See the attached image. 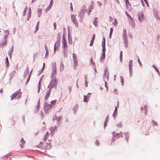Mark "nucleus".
<instances>
[{
	"label": "nucleus",
	"instance_id": "nucleus-1",
	"mask_svg": "<svg viewBox=\"0 0 160 160\" xmlns=\"http://www.w3.org/2000/svg\"><path fill=\"white\" fill-rule=\"evenodd\" d=\"M58 81V79H56L55 77L53 78L51 81L48 88L52 89V87H55L57 84Z\"/></svg>",
	"mask_w": 160,
	"mask_h": 160
},
{
	"label": "nucleus",
	"instance_id": "nucleus-2",
	"mask_svg": "<svg viewBox=\"0 0 160 160\" xmlns=\"http://www.w3.org/2000/svg\"><path fill=\"white\" fill-rule=\"evenodd\" d=\"M21 94L20 90H18L11 96V100H12L15 98L17 99L19 98L21 96Z\"/></svg>",
	"mask_w": 160,
	"mask_h": 160
},
{
	"label": "nucleus",
	"instance_id": "nucleus-3",
	"mask_svg": "<svg viewBox=\"0 0 160 160\" xmlns=\"http://www.w3.org/2000/svg\"><path fill=\"white\" fill-rule=\"evenodd\" d=\"M52 75H55L57 73V69L56 67V63L55 62L52 63Z\"/></svg>",
	"mask_w": 160,
	"mask_h": 160
},
{
	"label": "nucleus",
	"instance_id": "nucleus-4",
	"mask_svg": "<svg viewBox=\"0 0 160 160\" xmlns=\"http://www.w3.org/2000/svg\"><path fill=\"white\" fill-rule=\"evenodd\" d=\"M71 19L75 24V26L78 27V24L76 17V15L72 14L71 15Z\"/></svg>",
	"mask_w": 160,
	"mask_h": 160
},
{
	"label": "nucleus",
	"instance_id": "nucleus-5",
	"mask_svg": "<svg viewBox=\"0 0 160 160\" xmlns=\"http://www.w3.org/2000/svg\"><path fill=\"white\" fill-rule=\"evenodd\" d=\"M62 39H63V42H62V45L63 47L64 48V50L67 49V42L65 39V37L64 36H63L62 37Z\"/></svg>",
	"mask_w": 160,
	"mask_h": 160
},
{
	"label": "nucleus",
	"instance_id": "nucleus-6",
	"mask_svg": "<svg viewBox=\"0 0 160 160\" xmlns=\"http://www.w3.org/2000/svg\"><path fill=\"white\" fill-rule=\"evenodd\" d=\"M7 36H5L0 42V47H2L3 45H5L7 43Z\"/></svg>",
	"mask_w": 160,
	"mask_h": 160
},
{
	"label": "nucleus",
	"instance_id": "nucleus-7",
	"mask_svg": "<svg viewBox=\"0 0 160 160\" xmlns=\"http://www.w3.org/2000/svg\"><path fill=\"white\" fill-rule=\"evenodd\" d=\"M138 19L140 22L142 21L144 19V15L142 12H140L138 14Z\"/></svg>",
	"mask_w": 160,
	"mask_h": 160
},
{
	"label": "nucleus",
	"instance_id": "nucleus-8",
	"mask_svg": "<svg viewBox=\"0 0 160 160\" xmlns=\"http://www.w3.org/2000/svg\"><path fill=\"white\" fill-rule=\"evenodd\" d=\"M128 22L129 24L132 27L134 26L135 25V22L133 19L131 17L129 18L128 19Z\"/></svg>",
	"mask_w": 160,
	"mask_h": 160
},
{
	"label": "nucleus",
	"instance_id": "nucleus-9",
	"mask_svg": "<svg viewBox=\"0 0 160 160\" xmlns=\"http://www.w3.org/2000/svg\"><path fill=\"white\" fill-rule=\"evenodd\" d=\"M86 11V7L85 6H83L81 10L80 11L79 14L80 16H82L83 14L85 13Z\"/></svg>",
	"mask_w": 160,
	"mask_h": 160
},
{
	"label": "nucleus",
	"instance_id": "nucleus-10",
	"mask_svg": "<svg viewBox=\"0 0 160 160\" xmlns=\"http://www.w3.org/2000/svg\"><path fill=\"white\" fill-rule=\"evenodd\" d=\"M104 76L108 79L109 78V73L108 71V69L106 68L104 70Z\"/></svg>",
	"mask_w": 160,
	"mask_h": 160
},
{
	"label": "nucleus",
	"instance_id": "nucleus-11",
	"mask_svg": "<svg viewBox=\"0 0 160 160\" xmlns=\"http://www.w3.org/2000/svg\"><path fill=\"white\" fill-rule=\"evenodd\" d=\"M50 135V133L47 132L44 134L43 137V141L45 142L48 138Z\"/></svg>",
	"mask_w": 160,
	"mask_h": 160
},
{
	"label": "nucleus",
	"instance_id": "nucleus-12",
	"mask_svg": "<svg viewBox=\"0 0 160 160\" xmlns=\"http://www.w3.org/2000/svg\"><path fill=\"white\" fill-rule=\"evenodd\" d=\"M52 107L51 105H50L46 103L44 106V109L45 111H48Z\"/></svg>",
	"mask_w": 160,
	"mask_h": 160
},
{
	"label": "nucleus",
	"instance_id": "nucleus-13",
	"mask_svg": "<svg viewBox=\"0 0 160 160\" xmlns=\"http://www.w3.org/2000/svg\"><path fill=\"white\" fill-rule=\"evenodd\" d=\"M51 89L50 88H49V90L47 91L46 95L45 97V99H47L48 98V97H49L51 94Z\"/></svg>",
	"mask_w": 160,
	"mask_h": 160
},
{
	"label": "nucleus",
	"instance_id": "nucleus-14",
	"mask_svg": "<svg viewBox=\"0 0 160 160\" xmlns=\"http://www.w3.org/2000/svg\"><path fill=\"white\" fill-rule=\"evenodd\" d=\"M29 69L28 68L26 69V70L25 71V72H24V78H25L28 76L29 74Z\"/></svg>",
	"mask_w": 160,
	"mask_h": 160
},
{
	"label": "nucleus",
	"instance_id": "nucleus-15",
	"mask_svg": "<svg viewBox=\"0 0 160 160\" xmlns=\"http://www.w3.org/2000/svg\"><path fill=\"white\" fill-rule=\"evenodd\" d=\"M64 68V66L63 63L61 62L60 64V70L61 71H63Z\"/></svg>",
	"mask_w": 160,
	"mask_h": 160
},
{
	"label": "nucleus",
	"instance_id": "nucleus-16",
	"mask_svg": "<svg viewBox=\"0 0 160 160\" xmlns=\"http://www.w3.org/2000/svg\"><path fill=\"white\" fill-rule=\"evenodd\" d=\"M40 104V99H39L38 102V106L36 107L35 109L36 110V111L37 112L39 110V108H40V106L39 105Z\"/></svg>",
	"mask_w": 160,
	"mask_h": 160
},
{
	"label": "nucleus",
	"instance_id": "nucleus-17",
	"mask_svg": "<svg viewBox=\"0 0 160 160\" xmlns=\"http://www.w3.org/2000/svg\"><path fill=\"white\" fill-rule=\"evenodd\" d=\"M51 141H52L51 140H48V141L49 142L48 144V143L47 142V145L46 146L45 145V147L46 148H48V147L49 145H50V146H51V143L50 142H51ZM43 144H44V145H45L46 143L43 142Z\"/></svg>",
	"mask_w": 160,
	"mask_h": 160
},
{
	"label": "nucleus",
	"instance_id": "nucleus-18",
	"mask_svg": "<svg viewBox=\"0 0 160 160\" xmlns=\"http://www.w3.org/2000/svg\"><path fill=\"white\" fill-rule=\"evenodd\" d=\"M20 142H22V144H21L20 145L22 148L24 146V144L25 143V141L24 140L23 138H22Z\"/></svg>",
	"mask_w": 160,
	"mask_h": 160
},
{
	"label": "nucleus",
	"instance_id": "nucleus-19",
	"mask_svg": "<svg viewBox=\"0 0 160 160\" xmlns=\"http://www.w3.org/2000/svg\"><path fill=\"white\" fill-rule=\"evenodd\" d=\"M32 70L30 72V73L29 74V76L27 79V81H26V83L27 84L28 82H29V80L30 79V77H31V73H32Z\"/></svg>",
	"mask_w": 160,
	"mask_h": 160
},
{
	"label": "nucleus",
	"instance_id": "nucleus-20",
	"mask_svg": "<svg viewBox=\"0 0 160 160\" xmlns=\"http://www.w3.org/2000/svg\"><path fill=\"white\" fill-rule=\"evenodd\" d=\"M116 137H117V138H119L120 137H122V133L120 132L119 133H117L116 134Z\"/></svg>",
	"mask_w": 160,
	"mask_h": 160
},
{
	"label": "nucleus",
	"instance_id": "nucleus-21",
	"mask_svg": "<svg viewBox=\"0 0 160 160\" xmlns=\"http://www.w3.org/2000/svg\"><path fill=\"white\" fill-rule=\"evenodd\" d=\"M57 102V100H56L52 101L51 102V106L54 107V106L55 105L56 103Z\"/></svg>",
	"mask_w": 160,
	"mask_h": 160
},
{
	"label": "nucleus",
	"instance_id": "nucleus-22",
	"mask_svg": "<svg viewBox=\"0 0 160 160\" xmlns=\"http://www.w3.org/2000/svg\"><path fill=\"white\" fill-rule=\"evenodd\" d=\"M98 20L97 18H95L94 20L93 23L95 25V26H97V22H98Z\"/></svg>",
	"mask_w": 160,
	"mask_h": 160
},
{
	"label": "nucleus",
	"instance_id": "nucleus-23",
	"mask_svg": "<svg viewBox=\"0 0 160 160\" xmlns=\"http://www.w3.org/2000/svg\"><path fill=\"white\" fill-rule=\"evenodd\" d=\"M16 73V71L15 70H13L12 71L10 74V75L12 77H13L15 75Z\"/></svg>",
	"mask_w": 160,
	"mask_h": 160
},
{
	"label": "nucleus",
	"instance_id": "nucleus-24",
	"mask_svg": "<svg viewBox=\"0 0 160 160\" xmlns=\"http://www.w3.org/2000/svg\"><path fill=\"white\" fill-rule=\"evenodd\" d=\"M155 69L156 71H157V72L158 73V75H160V72H159V71L158 70V68L156 67V66H155L154 65H153V66H152Z\"/></svg>",
	"mask_w": 160,
	"mask_h": 160
},
{
	"label": "nucleus",
	"instance_id": "nucleus-25",
	"mask_svg": "<svg viewBox=\"0 0 160 160\" xmlns=\"http://www.w3.org/2000/svg\"><path fill=\"white\" fill-rule=\"evenodd\" d=\"M52 5H53V3H50L49 4V6L46 9V10L47 11V12L48 10H50L51 8L52 7Z\"/></svg>",
	"mask_w": 160,
	"mask_h": 160
},
{
	"label": "nucleus",
	"instance_id": "nucleus-26",
	"mask_svg": "<svg viewBox=\"0 0 160 160\" xmlns=\"http://www.w3.org/2000/svg\"><path fill=\"white\" fill-rule=\"evenodd\" d=\"M105 52H103L102 56L101 58V60H103L105 59Z\"/></svg>",
	"mask_w": 160,
	"mask_h": 160
},
{
	"label": "nucleus",
	"instance_id": "nucleus-27",
	"mask_svg": "<svg viewBox=\"0 0 160 160\" xmlns=\"http://www.w3.org/2000/svg\"><path fill=\"white\" fill-rule=\"evenodd\" d=\"M103 41L102 42V47H105V39L104 38H103Z\"/></svg>",
	"mask_w": 160,
	"mask_h": 160
},
{
	"label": "nucleus",
	"instance_id": "nucleus-28",
	"mask_svg": "<svg viewBox=\"0 0 160 160\" xmlns=\"http://www.w3.org/2000/svg\"><path fill=\"white\" fill-rule=\"evenodd\" d=\"M73 56V60H77V56L75 53H73L72 54Z\"/></svg>",
	"mask_w": 160,
	"mask_h": 160
},
{
	"label": "nucleus",
	"instance_id": "nucleus-29",
	"mask_svg": "<svg viewBox=\"0 0 160 160\" xmlns=\"http://www.w3.org/2000/svg\"><path fill=\"white\" fill-rule=\"evenodd\" d=\"M152 123L153 125L157 126L158 125V124H157V122L154 120H152Z\"/></svg>",
	"mask_w": 160,
	"mask_h": 160
},
{
	"label": "nucleus",
	"instance_id": "nucleus-30",
	"mask_svg": "<svg viewBox=\"0 0 160 160\" xmlns=\"http://www.w3.org/2000/svg\"><path fill=\"white\" fill-rule=\"evenodd\" d=\"M61 34L60 33H58L57 35V39L58 41H60V38H61Z\"/></svg>",
	"mask_w": 160,
	"mask_h": 160
},
{
	"label": "nucleus",
	"instance_id": "nucleus-31",
	"mask_svg": "<svg viewBox=\"0 0 160 160\" xmlns=\"http://www.w3.org/2000/svg\"><path fill=\"white\" fill-rule=\"evenodd\" d=\"M85 78H86L85 80V86L86 87H87L88 86V81L86 79V77H85Z\"/></svg>",
	"mask_w": 160,
	"mask_h": 160
},
{
	"label": "nucleus",
	"instance_id": "nucleus-32",
	"mask_svg": "<svg viewBox=\"0 0 160 160\" xmlns=\"http://www.w3.org/2000/svg\"><path fill=\"white\" fill-rule=\"evenodd\" d=\"M39 21L38 22L37 24V25L36 26V30L35 32H36L37 31L38 29L39 26Z\"/></svg>",
	"mask_w": 160,
	"mask_h": 160
},
{
	"label": "nucleus",
	"instance_id": "nucleus-33",
	"mask_svg": "<svg viewBox=\"0 0 160 160\" xmlns=\"http://www.w3.org/2000/svg\"><path fill=\"white\" fill-rule=\"evenodd\" d=\"M55 128L54 127H52L50 128V130L51 131V132H53L55 130Z\"/></svg>",
	"mask_w": 160,
	"mask_h": 160
},
{
	"label": "nucleus",
	"instance_id": "nucleus-34",
	"mask_svg": "<svg viewBox=\"0 0 160 160\" xmlns=\"http://www.w3.org/2000/svg\"><path fill=\"white\" fill-rule=\"evenodd\" d=\"M122 51H121L120 58V59L121 62H122Z\"/></svg>",
	"mask_w": 160,
	"mask_h": 160
},
{
	"label": "nucleus",
	"instance_id": "nucleus-35",
	"mask_svg": "<svg viewBox=\"0 0 160 160\" xmlns=\"http://www.w3.org/2000/svg\"><path fill=\"white\" fill-rule=\"evenodd\" d=\"M84 99H83V101L84 102H88V100H87V96L86 95L84 96Z\"/></svg>",
	"mask_w": 160,
	"mask_h": 160
},
{
	"label": "nucleus",
	"instance_id": "nucleus-36",
	"mask_svg": "<svg viewBox=\"0 0 160 160\" xmlns=\"http://www.w3.org/2000/svg\"><path fill=\"white\" fill-rule=\"evenodd\" d=\"M6 64L8 67V65L9 64V62H8V57H6Z\"/></svg>",
	"mask_w": 160,
	"mask_h": 160
},
{
	"label": "nucleus",
	"instance_id": "nucleus-37",
	"mask_svg": "<svg viewBox=\"0 0 160 160\" xmlns=\"http://www.w3.org/2000/svg\"><path fill=\"white\" fill-rule=\"evenodd\" d=\"M38 12L39 15H41L42 12V9H38Z\"/></svg>",
	"mask_w": 160,
	"mask_h": 160
},
{
	"label": "nucleus",
	"instance_id": "nucleus-38",
	"mask_svg": "<svg viewBox=\"0 0 160 160\" xmlns=\"http://www.w3.org/2000/svg\"><path fill=\"white\" fill-rule=\"evenodd\" d=\"M41 88V83H40V81H39V83H38V92H39V91H40V88Z\"/></svg>",
	"mask_w": 160,
	"mask_h": 160
},
{
	"label": "nucleus",
	"instance_id": "nucleus-39",
	"mask_svg": "<svg viewBox=\"0 0 160 160\" xmlns=\"http://www.w3.org/2000/svg\"><path fill=\"white\" fill-rule=\"evenodd\" d=\"M41 88V83H40V81H39V83H38V92H39V91H40V88Z\"/></svg>",
	"mask_w": 160,
	"mask_h": 160
},
{
	"label": "nucleus",
	"instance_id": "nucleus-40",
	"mask_svg": "<svg viewBox=\"0 0 160 160\" xmlns=\"http://www.w3.org/2000/svg\"><path fill=\"white\" fill-rule=\"evenodd\" d=\"M61 119V117H58L56 118L57 120V121L58 123H59V122H60Z\"/></svg>",
	"mask_w": 160,
	"mask_h": 160
},
{
	"label": "nucleus",
	"instance_id": "nucleus-41",
	"mask_svg": "<svg viewBox=\"0 0 160 160\" xmlns=\"http://www.w3.org/2000/svg\"><path fill=\"white\" fill-rule=\"evenodd\" d=\"M74 64L75 66H76L78 65V62L77 60H74Z\"/></svg>",
	"mask_w": 160,
	"mask_h": 160
},
{
	"label": "nucleus",
	"instance_id": "nucleus-42",
	"mask_svg": "<svg viewBox=\"0 0 160 160\" xmlns=\"http://www.w3.org/2000/svg\"><path fill=\"white\" fill-rule=\"evenodd\" d=\"M128 135L129 134L128 133H126L125 135V137H126V139L127 140L128 139Z\"/></svg>",
	"mask_w": 160,
	"mask_h": 160
},
{
	"label": "nucleus",
	"instance_id": "nucleus-43",
	"mask_svg": "<svg viewBox=\"0 0 160 160\" xmlns=\"http://www.w3.org/2000/svg\"><path fill=\"white\" fill-rule=\"evenodd\" d=\"M132 60H131L129 62V66H132Z\"/></svg>",
	"mask_w": 160,
	"mask_h": 160
},
{
	"label": "nucleus",
	"instance_id": "nucleus-44",
	"mask_svg": "<svg viewBox=\"0 0 160 160\" xmlns=\"http://www.w3.org/2000/svg\"><path fill=\"white\" fill-rule=\"evenodd\" d=\"M95 34H93L92 37V38L91 40L94 41L95 39Z\"/></svg>",
	"mask_w": 160,
	"mask_h": 160
},
{
	"label": "nucleus",
	"instance_id": "nucleus-45",
	"mask_svg": "<svg viewBox=\"0 0 160 160\" xmlns=\"http://www.w3.org/2000/svg\"><path fill=\"white\" fill-rule=\"evenodd\" d=\"M114 22L113 23V24L115 26L118 23V21L116 19H114Z\"/></svg>",
	"mask_w": 160,
	"mask_h": 160
},
{
	"label": "nucleus",
	"instance_id": "nucleus-46",
	"mask_svg": "<svg viewBox=\"0 0 160 160\" xmlns=\"http://www.w3.org/2000/svg\"><path fill=\"white\" fill-rule=\"evenodd\" d=\"M70 4H71V6H70V8L71 10L72 11V12L73 11V9L72 4L71 2L70 3Z\"/></svg>",
	"mask_w": 160,
	"mask_h": 160
},
{
	"label": "nucleus",
	"instance_id": "nucleus-47",
	"mask_svg": "<svg viewBox=\"0 0 160 160\" xmlns=\"http://www.w3.org/2000/svg\"><path fill=\"white\" fill-rule=\"evenodd\" d=\"M124 37L125 38V37L126 36V35H127L126 31V30H124Z\"/></svg>",
	"mask_w": 160,
	"mask_h": 160
},
{
	"label": "nucleus",
	"instance_id": "nucleus-48",
	"mask_svg": "<svg viewBox=\"0 0 160 160\" xmlns=\"http://www.w3.org/2000/svg\"><path fill=\"white\" fill-rule=\"evenodd\" d=\"M54 29H56L57 28L56 23V22H54L53 23Z\"/></svg>",
	"mask_w": 160,
	"mask_h": 160
},
{
	"label": "nucleus",
	"instance_id": "nucleus-49",
	"mask_svg": "<svg viewBox=\"0 0 160 160\" xmlns=\"http://www.w3.org/2000/svg\"><path fill=\"white\" fill-rule=\"evenodd\" d=\"M105 86L106 88H107V89H108V83L106 81L105 82Z\"/></svg>",
	"mask_w": 160,
	"mask_h": 160
},
{
	"label": "nucleus",
	"instance_id": "nucleus-50",
	"mask_svg": "<svg viewBox=\"0 0 160 160\" xmlns=\"http://www.w3.org/2000/svg\"><path fill=\"white\" fill-rule=\"evenodd\" d=\"M102 51H103V52H105V51H106V48L105 47H102Z\"/></svg>",
	"mask_w": 160,
	"mask_h": 160
},
{
	"label": "nucleus",
	"instance_id": "nucleus-51",
	"mask_svg": "<svg viewBox=\"0 0 160 160\" xmlns=\"http://www.w3.org/2000/svg\"><path fill=\"white\" fill-rule=\"evenodd\" d=\"M129 66V69L130 72H131L132 68V66Z\"/></svg>",
	"mask_w": 160,
	"mask_h": 160
},
{
	"label": "nucleus",
	"instance_id": "nucleus-52",
	"mask_svg": "<svg viewBox=\"0 0 160 160\" xmlns=\"http://www.w3.org/2000/svg\"><path fill=\"white\" fill-rule=\"evenodd\" d=\"M95 143L96 145L98 146L99 144V142L98 140H97L95 142Z\"/></svg>",
	"mask_w": 160,
	"mask_h": 160
},
{
	"label": "nucleus",
	"instance_id": "nucleus-53",
	"mask_svg": "<svg viewBox=\"0 0 160 160\" xmlns=\"http://www.w3.org/2000/svg\"><path fill=\"white\" fill-rule=\"evenodd\" d=\"M138 63L141 66H142V63L141 62H140L139 59V58H138Z\"/></svg>",
	"mask_w": 160,
	"mask_h": 160
},
{
	"label": "nucleus",
	"instance_id": "nucleus-54",
	"mask_svg": "<svg viewBox=\"0 0 160 160\" xmlns=\"http://www.w3.org/2000/svg\"><path fill=\"white\" fill-rule=\"evenodd\" d=\"M113 31V28H110V33L112 34Z\"/></svg>",
	"mask_w": 160,
	"mask_h": 160
},
{
	"label": "nucleus",
	"instance_id": "nucleus-55",
	"mask_svg": "<svg viewBox=\"0 0 160 160\" xmlns=\"http://www.w3.org/2000/svg\"><path fill=\"white\" fill-rule=\"evenodd\" d=\"M93 42H94V41H93L92 40L91 41L90 43V46H92L93 45Z\"/></svg>",
	"mask_w": 160,
	"mask_h": 160
},
{
	"label": "nucleus",
	"instance_id": "nucleus-56",
	"mask_svg": "<svg viewBox=\"0 0 160 160\" xmlns=\"http://www.w3.org/2000/svg\"><path fill=\"white\" fill-rule=\"evenodd\" d=\"M108 119H109V117L108 116H107L106 118V120H105V124L106 123V122H107V121L108 120Z\"/></svg>",
	"mask_w": 160,
	"mask_h": 160
},
{
	"label": "nucleus",
	"instance_id": "nucleus-57",
	"mask_svg": "<svg viewBox=\"0 0 160 160\" xmlns=\"http://www.w3.org/2000/svg\"><path fill=\"white\" fill-rule=\"evenodd\" d=\"M113 19L112 18L111 16L109 17V20L110 21H113Z\"/></svg>",
	"mask_w": 160,
	"mask_h": 160
},
{
	"label": "nucleus",
	"instance_id": "nucleus-58",
	"mask_svg": "<svg viewBox=\"0 0 160 160\" xmlns=\"http://www.w3.org/2000/svg\"><path fill=\"white\" fill-rule=\"evenodd\" d=\"M98 5L99 6H101L102 5V3H101L100 2H98Z\"/></svg>",
	"mask_w": 160,
	"mask_h": 160
},
{
	"label": "nucleus",
	"instance_id": "nucleus-59",
	"mask_svg": "<svg viewBox=\"0 0 160 160\" xmlns=\"http://www.w3.org/2000/svg\"><path fill=\"white\" fill-rule=\"evenodd\" d=\"M125 13H126L127 15V16H128V17H129V18L131 17L130 16V15H129V14L126 11L125 12Z\"/></svg>",
	"mask_w": 160,
	"mask_h": 160
},
{
	"label": "nucleus",
	"instance_id": "nucleus-60",
	"mask_svg": "<svg viewBox=\"0 0 160 160\" xmlns=\"http://www.w3.org/2000/svg\"><path fill=\"white\" fill-rule=\"evenodd\" d=\"M144 110H145V109L147 110L148 109V107L147 105H144Z\"/></svg>",
	"mask_w": 160,
	"mask_h": 160
},
{
	"label": "nucleus",
	"instance_id": "nucleus-61",
	"mask_svg": "<svg viewBox=\"0 0 160 160\" xmlns=\"http://www.w3.org/2000/svg\"><path fill=\"white\" fill-rule=\"evenodd\" d=\"M27 7H26V8H25V10H24V15H25V13H26V11H27Z\"/></svg>",
	"mask_w": 160,
	"mask_h": 160
},
{
	"label": "nucleus",
	"instance_id": "nucleus-62",
	"mask_svg": "<svg viewBox=\"0 0 160 160\" xmlns=\"http://www.w3.org/2000/svg\"><path fill=\"white\" fill-rule=\"evenodd\" d=\"M144 112H145V114H147V112H148V109H145L144 110Z\"/></svg>",
	"mask_w": 160,
	"mask_h": 160
},
{
	"label": "nucleus",
	"instance_id": "nucleus-63",
	"mask_svg": "<svg viewBox=\"0 0 160 160\" xmlns=\"http://www.w3.org/2000/svg\"><path fill=\"white\" fill-rule=\"evenodd\" d=\"M69 41H68V42H69V44H71L72 43V41L70 40V38H69Z\"/></svg>",
	"mask_w": 160,
	"mask_h": 160
},
{
	"label": "nucleus",
	"instance_id": "nucleus-64",
	"mask_svg": "<svg viewBox=\"0 0 160 160\" xmlns=\"http://www.w3.org/2000/svg\"><path fill=\"white\" fill-rule=\"evenodd\" d=\"M121 80H122L121 82H122V84L123 83V82H124V79L122 78Z\"/></svg>",
	"mask_w": 160,
	"mask_h": 160
}]
</instances>
